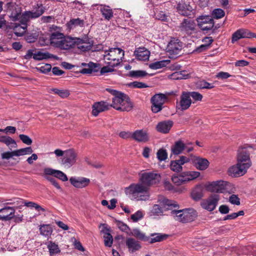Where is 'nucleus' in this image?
<instances>
[{"label": "nucleus", "instance_id": "nucleus-1", "mask_svg": "<svg viewBox=\"0 0 256 256\" xmlns=\"http://www.w3.org/2000/svg\"><path fill=\"white\" fill-rule=\"evenodd\" d=\"M160 178V175L158 174L144 172L141 176L140 184H131L125 188L124 192L138 200H146L149 198L148 187L158 182Z\"/></svg>", "mask_w": 256, "mask_h": 256}, {"label": "nucleus", "instance_id": "nucleus-2", "mask_svg": "<svg viewBox=\"0 0 256 256\" xmlns=\"http://www.w3.org/2000/svg\"><path fill=\"white\" fill-rule=\"evenodd\" d=\"M178 205L175 202L168 199L164 200V208L167 210H172L171 214L176 220L182 223H187L194 221L197 216L195 210L192 208L178 210Z\"/></svg>", "mask_w": 256, "mask_h": 256}, {"label": "nucleus", "instance_id": "nucleus-3", "mask_svg": "<svg viewBox=\"0 0 256 256\" xmlns=\"http://www.w3.org/2000/svg\"><path fill=\"white\" fill-rule=\"evenodd\" d=\"M105 53L104 60H109L107 64L111 67L117 66L122 62L124 55V50L118 48H110Z\"/></svg>", "mask_w": 256, "mask_h": 256}, {"label": "nucleus", "instance_id": "nucleus-4", "mask_svg": "<svg viewBox=\"0 0 256 256\" xmlns=\"http://www.w3.org/2000/svg\"><path fill=\"white\" fill-rule=\"evenodd\" d=\"M253 151L252 146L248 145H245L240 148L238 150L237 162L248 168H250L252 164L250 155Z\"/></svg>", "mask_w": 256, "mask_h": 256}, {"label": "nucleus", "instance_id": "nucleus-5", "mask_svg": "<svg viewBox=\"0 0 256 256\" xmlns=\"http://www.w3.org/2000/svg\"><path fill=\"white\" fill-rule=\"evenodd\" d=\"M37 6L38 8L35 12L26 11L22 14H20L19 20L22 24L26 26L30 18H38L44 14L45 8L42 4H38Z\"/></svg>", "mask_w": 256, "mask_h": 256}, {"label": "nucleus", "instance_id": "nucleus-6", "mask_svg": "<svg viewBox=\"0 0 256 256\" xmlns=\"http://www.w3.org/2000/svg\"><path fill=\"white\" fill-rule=\"evenodd\" d=\"M78 154L73 148L65 150V154L60 158V164L66 168H70L74 165L77 160Z\"/></svg>", "mask_w": 256, "mask_h": 256}, {"label": "nucleus", "instance_id": "nucleus-7", "mask_svg": "<svg viewBox=\"0 0 256 256\" xmlns=\"http://www.w3.org/2000/svg\"><path fill=\"white\" fill-rule=\"evenodd\" d=\"M167 96L163 94H154L151 98L152 110L154 113L160 112L162 108V106L167 100Z\"/></svg>", "mask_w": 256, "mask_h": 256}, {"label": "nucleus", "instance_id": "nucleus-8", "mask_svg": "<svg viewBox=\"0 0 256 256\" xmlns=\"http://www.w3.org/2000/svg\"><path fill=\"white\" fill-rule=\"evenodd\" d=\"M198 25L202 31L210 30L214 26V20L210 16H202L197 18Z\"/></svg>", "mask_w": 256, "mask_h": 256}, {"label": "nucleus", "instance_id": "nucleus-9", "mask_svg": "<svg viewBox=\"0 0 256 256\" xmlns=\"http://www.w3.org/2000/svg\"><path fill=\"white\" fill-rule=\"evenodd\" d=\"M219 200L220 196L218 194H211L207 200H204L202 202L201 206L202 208L208 211H212L217 206Z\"/></svg>", "mask_w": 256, "mask_h": 256}, {"label": "nucleus", "instance_id": "nucleus-10", "mask_svg": "<svg viewBox=\"0 0 256 256\" xmlns=\"http://www.w3.org/2000/svg\"><path fill=\"white\" fill-rule=\"evenodd\" d=\"M76 38L64 37L60 40L55 42V46L62 50H68L76 46Z\"/></svg>", "mask_w": 256, "mask_h": 256}, {"label": "nucleus", "instance_id": "nucleus-11", "mask_svg": "<svg viewBox=\"0 0 256 256\" xmlns=\"http://www.w3.org/2000/svg\"><path fill=\"white\" fill-rule=\"evenodd\" d=\"M183 43L178 38H172L168 42L167 49L170 54H178L182 50Z\"/></svg>", "mask_w": 256, "mask_h": 256}, {"label": "nucleus", "instance_id": "nucleus-12", "mask_svg": "<svg viewBox=\"0 0 256 256\" xmlns=\"http://www.w3.org/2000/svg\"><path fill=\"white\" fill-rule=\"evenodd\" d=\"M8 12L9 14V16L12 21L15 22L19 20V18L22 14L21 7L13 3H8Z\"/></svg>", "mask_w": 256, "mask_h": 256}, {"label": "nucleus", "instance_id": "nucleus-13", "mask_svg": "<svg viewBox=\"0 0 256 256\" xmlns=\"http://www.w3.org/2000/svg\"><path fill=\"white\" fill-rule=\"evenodd\" d=\"M190 162V158L186 156H181L179 160L170 162V170L175 172H180L182 170V165Z\"/></svg>", "mask_w": 256, "mask_h": 256}, {"label": "nucleus", "instance_id": "nucleus-14", "mask_svg": "<svg viewBox=\"0 0 256 256\" xmlns=\"http://www.w3.org/2000/svg\"><path fill=\"white\" fill-rule=\"evenodd\" d=\"M248 168L241 164H237L229 168L228 172L229 175L237 177L244 175L247 172Z\"/></svg>", "mask_w": 256, "mask_h": 256}, {"label": "nucleus", "instance_id": "nucleus-15", "mask_svg": "<svg viewBox=\"0 0 256 256\" xmlns=\"http://www.w3.org/2000/svg\"><path fill=\"white\" fill-rule=\"evenodd\" d=\"M92 44L93 41L88 38H76V46L81 51L84 52L90 50L92 48Z\"/></svg>", "mask_w": 256, "mask_h": 256}, {"label": "nucleus", "instance_id": "nucleus-16", "mask_svg": "<svg viewBox=\"0 0 256 256\" xmlns=\"http://www.w3.org/2000/svg\"><path fill=\"white\" fill-rule=\"evenodd\" d=\"M192 103L190 94L187 92H182L180 97L179 106L182 110H188Z\"/></svg>", "mask_w": 256, "mask_h": 256}, {"label": "nucleus", "instance_id": "nucleus-17", "mask_svg": "<svg viewBox=\"0 0 256 256\" xmlns=\"http://www.w3.org/2000/svg\"><path fill=\"white\" fill-rule=\"evenodd\" d=\"M44 175H52L63 182H66L68 180L66 175L64 172L50 168H44Z\"/></svg>", "mask_w": 256, "mask_h": 256}, {"label": "nucleus", "instance_id": "nucleus-18", "mask_svg": "<svg viewBox=\"0 0 256 256\" xmlns=\"http://www.w3.org/2000/svg\"><path fill=\"white\" fill-rule=\"evenodd\" d=\"M109 108L110 105L105 102H94L92 105V113L94 116H96L100 112L108 110Z\"/></svg>", "mask_w": 256, "mask_h": 256}, {"label": "nucleus", "instance_id": "nucleus-19", "mask_svg": "<svg viewBox=\"0 0 256 256\" xmlns=\"http://www.w3.org/2000/svg\"><path fill=\"white\" fill-rule=\"evenodd\" d=\"M132 138L138 142H146L150 139L147 131L142 129L134 131L132 134Z\"/></svg>", "mask_w": 256, "mask_h": 256}, {"label": "nucleus", "instance_id": "nucleus-20", "mask_svg": "<svg viewBox=\"0 0 256 256\" xmlns=\"http://www.w3.org/2000/svg\"><path fill=\"white\" fill-rule=\"evenodd\" d=\"M178 12L185 16H189L193 13L194 8L189 4L185 2H180L178 4L176 7Z\"/></svg>", "mask_w": 256, "mask_h": 256}, {"label": "nucleus", "instance_id": "nucleus-21", "mask_svg": "<svg viewBox=\"0 0 256 256\" xmlns=\"http://www.w3.org/2000/svg\"><path fill=\"white\" fill-rule=\"evenodd\" d=\"M15 210L12 207L6 206L0 210V220H10L14 217Z\"/></svg>", "mask_w": 256, "mask_h": 256}, {"label": "nucleus", "instance_id": "nucleus-22", "mask_svg": "<svg viewBox=\"0 0 256 256\" xmlns=\"http://www.w3.org/2000/svg\"><path fill=\"white\" fill-rule=\"evenodd\" d=\"M126 98L128 100V96L124 93L120 92L116 96H114L112 99V104L110 105V106L116 110L117 108H120L122 106L123 102L126 100Z\"/></svg>", "mask_w": 256, "mask_h": 256}, {"label": "nucleus", "instance_id": "nucleus-23", "mask_svg": "<svg viewBox=\"0 0 256 256\" xmlns=\"http://www.w3.org/2000/svg\"><path fill=\"white\" fill-rule=\"evenodd\" d=\"M224 181L214 182L208 185L207 189L212 192L223 193L225 190Z\"/></svg>", "mask_w": 256, "mask_h": 256}, {"label": "nucleus", "instance_id": "nucleus-24", "mask_svg": "<svg viewBox=\"0 0 256 256\" xmlns=\"http://www.w3.org/2000/svg\"><path fill=\"white\" fill-rule=\"evenodd\" d=\"M174 122L172 120H164L159 122L156 126V130L158 132L162 134H168Z\"/></svg>", "mask_w": 256, "mask_h": 256}, {"label": "nucleus", "instance_id": "nucleus-25", "mask_svg": "<svg viewBox=\"0 0 256 256\" xmlns=\"http://www.w3.org/2000/svg\"><path fill=\"white\" fill-rule=\"evenodd\" d=\"M70 181L71 184L76 188H83L88 186L90 180L86 178H70Z\"/></svg>", "mask_w": 256, "mask_h": 256}, {"label": "nucleus", "instance_id": "nucleus-26", "mask_svg": "<svg viewBox=\"0 0 256 256\" xmlns=\"http://www.w3.org/2000/svg\"><path fill=\"white\" fill-rule=\"evenodd\" d=\"M196 24L194 20L184 19L183 21L180 24L179 28L182 32H184L188 33L194 30Z\"/></svg>", "mask_w": 256, "mask_h": 256}, {"label": "nucleus", "instance_id": "nucleus-27", "mask_svg": "<svg viewBox=\"0 0 256 256\" xmlns=\"http://www.w3.org/2000/svg\"><path fill=\"white\" fill-rule=\"evenodd\" d=\"M126 244L130 253H134L141 248L140 242L132 238H126Z\"/></svg>", "mask_w": 256, "mask_h": 256}, {"label": "nucleus", "instance_id": "nucleus-28", "mask_svg": "<svg viewBox=\"0 0 256 256\" xmlns=\"http://www.w3.org/2000/svg\"><path fill=\"white\" fill-rule=\"evenodd\" d=\"M134 54L136 58L140 60H146L150 57V52L144 47L136 48L134 52Z\"/></svg>", "mask_w": 256, "mask_h": 256}, {"label": "nucleus", "instance_id": "nucleus-29", "mask_svg": "<svg viewBox=\"0 0 256 256\" xmlns=\"http://www.w3.org/2000/svg\"><path fill=\"white\" fill-rule=\"evenodd\" d=\"M16 202V203L18 206H22L24 204V206H26L28 207L34 208L38 212H44L46 211L45 208H42L38 204L32 202H26V201L23 200L22 199L16 198V201L14 202V203Z\"/></svg>", "mask_w": 256, "mask_h": 256}, {"label": "nucleus", "instance_id": "nucleus-30", "mask_svg": "<svg viewBox=\"0 0 256 256\" xmlns=\"http://www.w3.org/2000/svg\"><path fill=\"white\" fill-rule=\"evenodd\" d=\"M194 166L200 170H206L209 166V162L204 158L194 157L192 160Z\"/></svg>", "mask_w": 256, "mask_h": 256}, {"label": "nucleus", "instance_id": "nucleus-31", "mask_svg": "<svg viewBox=\"0 0 256 256\" xmlns=\"http://www.w3.org/2000/svg\"><path fill=\"white\" fill-rule=\"evenodd\" d=\"M200 176V172L194 171L183 172L180 174L184 184L196 179Z\"/></svg>", "mask_w": 256, "mask_h": 256}, {"label": "nucleus", "instance_id": "nucleus-32", "mask_svg": "<svg viewBox=\"0 0 256 256\" xmlns=\"http://www.w3.org/2000/svg\"><path fill=\"white\" fill-rule=\"evenodd\" d=\"M40 234L48 238L50 237L53 229L50 224H43L40 226Z\"/></svg>", "mask_w": 256, "mask_h": 256}, {"label": "nucleus", "instance_id": "nucleus-33", "mask_svg": "<svg viewBox=\"0 0 256 256\" xmlns=\"http://www.w3.org/2000/svg\"><path fill=\"white\" fill-rule=\"evenodd\" d=\"M150 236L152 238L149 237V240L148 241L150 244L162 242L168 237V235L161 233H152L150 234Z\"/></svg>", "mask_w": 256, "mask_h": 256}, {"label": "nucleus", "instance_id": "nucleus-34", "mask_svg": "<svg viewBox=\"0 0 256 256\" xmlns=\"http://www.w3.org/2000/svg\"><path fill=\"white\" fill-rule=\"evenodd\" d=\"M0 142L5 144L10 150L12 148H16L17 144L16 141L10 136H0Z\"/></svg>", "mask_w": 256, "mask_h": 256}, {"label": "nucleus", "instance_id": "nucleus-35", "mask_svg": "<svg viewBox=\"0 0 256 256\" xmlns=\"http://www.w3.org/2000/svg\"><path fill=\"white\" fill-rule=\"evenodd\" d=\"M84 20H80V18H72L67 23V26L70 29H74L78 26L82 27L84 26Z\"/></svg>", "mask_w": 256, "mask_h": 256}, {"label": "nucleus", "instance_id": "nucleus-36", "mask_svg": "<svg viewBox=\"0 0 256 256\" xmlns=\"http://www.w3.org/2000/svg\"><path fill=\"white\" fill-rule=\"evenodd\" d=\"M170 62V60L156 62L149 64V68L152 70H157L166 66Z\"/></svg>", "mask_w": 256, "mask_h": 256}, {"label": "nucleus", "instance_id": "nucleus-37", "mask_svg": "<svg viewBox=\"0 0 256 256\" xmlns=\"http://www.w3.org/2000/svg\"><path fill=\"white\" fill-rule=\"evenodd\" d=\"M184 147V143L181 140H178L175 142L174 145L172 148V150L174 154L178 155L182 152Z\"/></svg>", "mask_w": 256, "mask_h": 256}, {"label": "nucleus", "instance_id": "nucleus-38", "mask_svg": "<svg viewBox=\"0 0 256 256\" xmlns=\"http://www.w3.org/2000/svg\"><path fill=\"white\" fill-rule=\"evenodd\" d=\"M193 200L196 201L200 200L203 197L202 188L200 186H196L191 194Z\"/></svg>", "mask_w": 256, "mask_h": 256}, {"label": "nucleus", "instance_id": "nucleus-39", "mask_svg": "<svg viewBox=\"0 0 256 256\" xmlns=\"http://www.w3.org/2000/svg\"><path fill=\"white\" fill-rule=\"evenodd\" d=\"M131 235L139 239L140 240L146 242L149 240V236H146L144 234L140 232L138 228H134L132 231H130Z\"/></svg>", "mask_w": 256, "mask_h": 256}, {"label": "nucleus", "instance_id": "nucleus-40", "mask_svg": "<svg viewBox=\"0 0 256 256\" xmlns=\"http://www.w3.org/2000/svg\"><path fill=\"white\" fill-rule=\"evenodd\" d=\"M100 12L106 20H110L113 16V12L108 6H104L101 8Z\"/></svg>", "mask_w": 256, "mask_h": 256}, {"label": "nucleus", "instance_id": "nucleus-41", "mask_svg": "<svg viewBox=\"0 0 256 256\" xmlns=\"http://www.w3.org/2000/svg\"><path fill=\"white\" fill-rule=\"evenodd\" d=\"M48 248L50 256L56 255L60 252V249L58 245L52 241L48 242Z\"/></svg>", "mask_w": 256, "mask_h": 256}, {"label": "nucleus", "instance_id": "nucleus-42", "mask_svg": "<svg viewBox=\"0 0 256 256\" xmlns=\"http://www.w3.org/2000/svg\"><path fill=\"white\" fill-rule=\"evenodd\" d=\"M154 17L156 19L164 22H168L170 20V16L165 12L156 10L154 12Z\"/></svg>", "mask_w": 256, "mask_h": 256}, {"label": "nucleus", "instance_id": "nucleus-43", "mask_svg": "<svg viewBox=\"0 0 256 256\" xmlns=\"http://www.w3.org/2000/svg\"><path fill=\"white\" fill-rule=\"evenodd\" d=\"M54 58V56L52 54H50L48 52H38L36 54H34L33 56V58L35 60H42L44 59H47L49 58Z\"/></svg>", "mask_w": 256, "mask_h": 256}, {"label": "nucleus", "instance_id": "nucleus-44", "mask_svg": "<svg viewBox=\"0 0 256 256\" xmlns=\"http://www.w3.org/2000/svg\"><path fill=\"white\" fill-rule=\"evenodd\" d=\"M132 104L128 97V100L126 99V100L123 102L122 106H121L120 108H117L116 110L123 112H129L132 109Z\"/></svg>", "mask_w": 256, "mask_h": 256}, {"label": "nucleus", "instance_id": "nucleus-45", "mask_svg": "<svg viewBox=\"0 0 256 256\" xmlns=\"http://www.w3.org/2000/svg\"><path fill=\"white\" fill-rule=\"evenodd\" d=\"M33 152L32 148L30 147H27L26 148H22L19 150H15V154L16 156H24L25 154H32Z\"/></svg>", "mask_w": 256, "mask_h": 256}, {"label": "nucleus", "instance_id": "nucleus-46", "mask_svg": "<svg viewBox=\"0 0 256 256\" xmlns=\"http://www.w3.org/2000/svg\"><path fill=\"white\" fill-rule=\"evenodd\" d=\"M64 36L62 33L60 32H52L50 37L51 43L53 44L55 46V42L63 39Z\"/></svg>", "mask_w": 256, "mask_h": 256}, {"label": "nucleus", "instance_id": "nucleus-47", "mask_svg": "<svg viewBox=\"0 0 256 256\" xmlns=\"http://www.w3.org/2000/svg\"><path fill=\"white\" fill-rule=\"evenodd\" d=\"M148 74L144 70H132L129 72L128 76L132 78H138L146 76Z\"/></svg>", "mask_w": 256, "mask_h": 256}, {"label": "nucleus", "instance_id": "nucleus-48", "mask_svg": "<svg viewBox=\"0 0 256 256\" xmlns=\"http://www.w3.org/2000/svg\"><path fill=\"white\" fill-rule=\"evenodd\" d=\"M156 156L160 161L165 160L168 158L166 150L164 148H160L156 152Z\"/></svg>", "mask_w": 256, "mask_h": 256}, {"label": "nucleus", "instance_id": "nucleus-49", "mask_svg": "<svg viewBox=\"0 0 256 256\" xmlns=\"http://www.w3.org/2000/svg\"><path fill=\"white\" fill-rule=\"evenodd\" d=\"M242 38H256V34L250 32L249 30L244 28H240Z\"/></svg>", "mask_w": 256, "mask_h": 256}, {"label": "nucleus", "instance_id": "nucleus-50", "mask_svg": "<svg viewBox=\"0 0 256 256\" xmlns=\"http://www.w3.org/2000/svg\"><path fill=\"white\" fill-rule=\"evenodd\" d=\"M38 38V34L36 33H28L25 36V40L28 43L35 42Z\"/></svg>", "mask_w": 256, "mask_h": 256}, {"label": "nucleus", "instance_id": "nucleus-51", "mask_svg": "<svg viewBox=\"0 0 256 256\" xmlns=\"http://www.w3.org/2000/svg\"><path fill=\"white\" fill-rule=\"evenodd\" d=\"M198 86L201 89H211L214 87L212 84L209 83L206 80L200 81L198 83Z\"/></svg>", "mask_w": 256, "mask_h": 256}, {"label": "nucleus", "instance_id": "nucleus-52", "mask_svg": "<svg viewBox=\"0 0 256 256\" xmlns=\"http://www.w3.org/2000/svg\"><path fill=\"white\" fill-rule=\"evenodd\" d=\"M52 91L54 94H58L62 98H67L70 95V92L68 90H58V88H54Z\"/></svg>", "mask_w": 256, "mask_h": 256}, {"label": "nucleus", "instance_id": "nucleus-53", "mask_svg": "<svg viewBox=\"0 0 256 256\" xmlns=\"http://www.w3.org/2000/svg\"><path fill=\"white\" fill-rule=\"evenodd\" d=\"M212 16L216 19L220 18L224 16L225 12L221 8L214 9L212 13Z\"/></svg>", "mask_w": 256, "mask_h": 256}, {"label": "nucleus", "instance_id": "nucleus-54", "mask_svg": "<svg viewBox=\"0 0 256 256\" xmlns=\"http://www.w3.org/2000/svg\"><path fill=\"white\" fill-rule=\"evenodd\" d=\"M128 86L130 87H132V88H148V86L142 82H137L135 81L134 82H132L128 84Z\"/></svg>", "mask_w": 256, "mask_h": 256}, {"label": "nucleus", "instance_id": "nucleus-55", "mask_svg": "<svg viewBox=\"0 0 256 256\" xmlns=\"http://www.w3.org/2000/svg\"><path fill=\"white\" fill-rule=\"evenodd\" d=\"M104 244L106 246L111 247L113 243V238L111 234L104 236Z\"/></svg>", "mask_w": 256, "mask_h": 256}, {"label": "nucleus", "instance_id": "nucleus-56", "mask_svg": "<svg viewBox=\"0 0 256 256\" xmlns=\"http://www.w3.org/2000/svg\"><path fill=\"white\" fill-rule=\"evenodd\" d=\"M242 38V35L241 34V31L240 29L238 30L236 32H235L232 35V44L236 42L238 40Z\"/></svg>", "mask_w": 256, "mask_h": 256}, {"label": "nucleus", "instance_id": "nucleus-57", "mask_svg": "<svg viewBox=\"0 0 256 256\" xmlns=\"http://www.w3.org/2000/svg\"><path fill=\"white\" fill-rule=\"evenodd\" d=\"M144 216L142 212L140 210H138L134 214L131 215L130 218L134 222H136Z\"/></svg>", "mask_w": 256, "mask_h": 256}, {"label": "nucleus", "instance_id": "nucleus-58", "mask_svg": "<svg viewBox=\"0 0 256 256\" xmlns=\"http://www.w3.org/2000/svg\"><path fill=\"white\" fill-rule=\"evenodd\" d=\"M173 76H174L175 79H186L190 77V74H186L185 71H182L180 72H177L174 74Z\"/></svg>", "mask_w": 256, "mask_h": 256}, {"label": "nucleus", "instance_id": "nucleus-59", "mask_svg": "<svg viewBox=\"0 0 256 256\" xmlns=\"http://www.w3.org/2000/svg\"><path fill=\"white\" fill-rule=\"evenodd\" d=\"M51 69L52 66L48 64H45L38 68V70L43 74H47L50 71Z\"/></svg>", "mask_w": 256, "mask_h": 256}, {"label": "nucleus", "instance_id": "nucleus-60", "mask_svg": "<svg viewBox=\"0 0 256 256\" xmlns=\"http://www.w3.org/2000/svg\"><path fill=\"white\" fill-rule=\"evenodd\" d=\"M19 138L22 142L27 145H31L32 142V140L26 135L21 134L19 136Z\"/></svg>", "mask_w": 256, "mask_h": 256}, {"label": "nucleus", "instance_id": "nucleus-61", "mask_svg": "<svg viewBox=\"0 0 256 256\" xmlns=\"http://www.w3.org/2000/svg\"><path fill=\"white\" fill-rule=\"evenodd\" d=\"M117 225L118 228L122 232L128 234L130 231V228L123 222L119 221L118 222Z\"/></svg>", "mask_w": 256, "mask_h": 256}, {"label": "nucleus", "instance_id": "nucleus-62", "mask_svg": "<svg viewBox=\"0 0 256 256\" xmlns=\"http://www.w3.org/2000/svg\"><path fill=\"white\" fill-rule=\"evenodd\" d=\"M188 93L190 94V97H192L194 100L201 101L202 100L203 96L200 93L196 92H188Z\"/></svg>", "mask_w": 256, "mask_h": 256}, {"label": "nucleus", "instance_id": "nucleus-63", "mask_svg": "<svg viewBox=\"0 0 256 256\" xmlns=\"http://www.w3.org/2000/svg\"><path fill=\"white\" fill-rule=\"evenodd\" d=\"M230 202L232 204L239 206L240 204V198L236 194H232L229 198Z\"/></svg>", "mask_w": 256, "mask_h": 256}, {"label": "nucleus", "instance_id": "nucleus-64", "mask_svg": "<svg viewBox=\"0 0 256 256\" xmlns=\"http://www.w3.org/2000/svg\"><path fill=\"white\" fill-rule=\"evenodd\" d=\"M151 212L154 215H159L163 212L162 208L158 204H154L151 210Z\"/></svg>", "mask_w": 256, "mask_h": 256}]
</instances>
